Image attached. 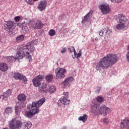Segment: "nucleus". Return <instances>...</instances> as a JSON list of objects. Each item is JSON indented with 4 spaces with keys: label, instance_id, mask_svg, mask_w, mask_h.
Returning <instances> with one entry per match:
<instances>
[{
    "label": "nucleus",
    "instance_id": "f257e3e1",
    "mask_svg": "<svg viewBox=\"0 0 129 129\" xmlns=\"http://www.w3.org/2000/svg\"><path fill=\"white\" fill-rule=\"evenodd\" d=\"M118 60V56L116 54L109 53L106 56L101 58L96 65L97 71H102L104 69H107L108 67L112 66L113 64L116 63Z\"/></svg>",
    "mask_w": 129,
    "mask_h": 129
},
{
    "label": "nucleus",
    "instance_id": "f03ea898",
    "mask_svg": "<svg viewBox=\"0 0 129 129\" xmlns=\"http://www.w3.org/2000/svg\"><path fill=\"white\" fill-rule=\"evenodd\" d=\"M33 42H30L26 45H20L17 47V52L16 58L17 59H23V57H26L28 59L32 60L31 52L33 53L35 50L33 46Z\"/></svg>",
    "mask_w": 129,
    "mask_h": 129
},
{
    "label": "nucleus",
    "instance_id": "7ed1b4c3",
    "mask_svg": "<svg viewBox=\"0 0 129 129\" xmlns=\"http://www.w3.org/2000/svg\"><path fill=\"white\" fill-rule=\"evenodd\" d=\"M94 105L92 106V112L95 115L96 114H101L103 116H106L108 113L110 112V109L104 105H102L99 108L100 105L97 104L95 100L93 101Z\"/></svg>",
    "mask_w": 129,
    "mask_h": 129
},
{
    "label": "nucleus",
    "instance_id": "20e7f679",
    "mask_svg": "<svg viewBox=\"0 0 129 129\" xmlns=\"http://www.w3.org/2000/svg\"><path fill=\"white\" fill-rule=\"evenodd\" d=\"M32 123L30 121H27L22 123V121L18 120L16 118H13L9 122V127L10 129H25L27 127L28 129L31 128Z\"/></svg>",
    "mask_w": 129,
    "mask_h": 129
},
{
    "label": "nucleus",
    "instance_id": "39448f33",
    "mask_svg": "<svg viewBox=\"0 0 129 129\" xmlns=\"http://www.w3.org/2000/svg\"><path fill=\"white\" fill-rule=\"evenodd\" d=\"M45 101H46L45 98H42L38 101L33 102L32 104L28 105L27 108L29 110H30L31 112L33 113V114H37V113L40 112L39 107L41 106Z\"/></svg>",
    "mask_w": 129,
    "mask_h": 129
},
{
    "label": "nucleus",
    "instance_id": "423d86ee",
    "mask_svg": "<svg viewBox=\"0 0 129 129\" xmlns=\"http://www.w3.org/2000/svg\"><path fill=\"white\" fill-rule=\"evenodd\" d=\"M49 88H47V84L43 83L41 86L38 89L39 92H42L43 93H47L48 90L49 93H53L56 90V88L54 86H49Z\"/></svg>",
    "mask_w": 129,
    "mask_h": 129
},
{
    "label": "nucleus",
    "instance_id": "0eeeda50",
    "mask_svg": "<svg viewBox=\"0 0 129 129\" xmlns=\"http://www.w3.org/2000/svg\"><path fill=\"white\" fill-rule=\"evenodd\" d=\"M55 75L56 79H61L65 77V72H66V70L63 68H58L55 70Z\"/></svg>",
    "mask_w": 129,
    "mask_h": 129
},
{
    "label": "nucleus",
    "instance_id": "6e6552de",
    "mask_svg": "<svg viewBox=\"0 0 129 129\" xmlns=\"http://www.w3.org/2000/svg\"><path fill=\"white\" fill-rule=\"evenodd\" d=\"M99 9L103 15H107L110 13V8L108 4H102L99 6Z\"/></svg>",
    "mask_w": 129,
    "mask_h": 129
},
{
    "label": "nucleus",
    "instance_id": "1a4fd4ad",
    "mask_svg": "<svg viewBox=\"0 0 129 129\" xmlns=\"http://www.w3.org/2000/svg\"><path fill=\"white\" fill-rule=\"evenodd\" d=\"M45 78L43 75H39L32 80V83L35 87H39L41 85V81Z\"/></svg>",
    "mask_w": 129,
    "mask_h": 129
},
{
    "label": "nucleus",
    "instance_id": "9d476101",
    "mask_svg": "<svg viewBox=\"0 0 129 129\" xmlns=\"http://www.w3.org/2000/svg\"><path fill=\"white\" fill-rule=\"evenodd\" d=\"M116 20L117 23L120 24H126V22H127V19L125 15L120 14L116 16Z\"/></svg>",
    "mask_w": 129,
    "mask_h": 129
},
{
    "label": "nucleus",
    "instance_id": "9b49d317",
    "mask_svg": "<svg viewBox=\"0 0 129 129\" xmlns=\"http://www.w3.org/2000/svg\"><path fill=\"white\" fill-rule=\"evenodd\" d=\"M74 81V78L72 77H69L65 79L64 81L62 82L61 85L65 88V87H69L72 81Z\"/></svg>",
    "mask_w": 129,
    "mask_h": 129
},
{
    "label": "nucleus",
    "instance_id": "f8f14e48",
    "mask_svg": "<svg viewBox=\"0 0 129 129\" xmlns=\"http://www.w3.org/2000/svg\"><path fill=\"white\" fill-rule=\"evenodd\" d=\"M43 23L40 20L32 22L31 24L29 26L30 28H31L32 29H41Z\"/></svg>",
    "mask_w": 129,
    "mask_h": 129
},
{
    "label": "nucleus",
    "instance_id": "ddd939ff",
    "mask_svg": "<svg viewBox=\"0 0 129 129\" xmlns=\"http://www.w3.org/2000/svg\"><path fill=\"white\" fill-rule=\"evenodd\" d=\"M111 33V30H110L108 28L106 27L103 29H101L99 32V34L101 37H109L110 36V33Z\"/></svg>",
    "mask_w": 129,
    "mask_h": 129
},
{
    "label": "nucleus",
    "instance_id": "4468645a",
    "mask_svg": "<svg viewBox=\"0 0 129 129\" xmlns=\"http://www.w3.org/2000/svg\"><path fill=\"white\" fill-rule=\"evenodd\" d=\"M46 7L47 1H40L39 3L38 4L37 8L40 11V12H43V11H45Z\"/></svg>",
    "mask_w": 129,
    "mask_h": 129
},
{
    "label": "nucleus",
    "instance_id": "2eb2a0df",
    "mask_svg": "<svg viewBox=\"0 0 129 129\" xmlns=\"http://www.w3.org/2000/svg\"><path fill=\"white\" fill-rule=\"evenodd\" d=\"M92 11H90L86 16L83 18L82 23L83 24H87V22H89V19L92 17Z\"/></svg>",
    "mask_w": 129,
    "mask_h": 129
},
{
    "label": "nucleus",
    "instance_id": "dca6fc26",
    "mask_svg": "<svg viewBox=\"0 0 129 129\" xmlns=\"http://www.w3.org/2000/svg\"><path fill=\"white\" fill-rule=\"evenodd\" d=\"M61 103L64 104V105H68L70 103V100H68L67 98H60L58 100L57 104L59 106H61Z\"/></svg>",
    "mask_w": 129,
    "mask_h": 129
},
{
    "label": "nucleus",
    "instance_id": "f3484780",
    "mask_svg": "<svg viewBox=\"0 0 129 129\" xmlns=\"http://www.w3.org/2000/svg\"><path fill=\"white\" fill-rule=\"evenodd\" d=\"M121 127L123 129H129V119H124L121 121Z\"/></svg>",
    "mask_w": 129,
    "mask_h": 129
},
{
    "label": "nucleus",
    "instance_id": "a211bd4d",
    "mask_svg": "<svg viewBox=\"0 0 129 129\" xmlns=\"http://www.w3.org/2000/svg\"><path fill=\"white\" fill-rule=\"evenodd\" d=\"M13 26H14V23L10 21L6 22V23L4 24L5 30H11L13 28Z\"/></svg>",
    "mask_w": 129,
    "mask_h": 129
},
{
    "label": "nucleus",
    "instance_id": "6ab92c4d",
    "mask_svg": "<svg viewBox=\"0 0 129 129\" xmlns=\"http://www.w3.org/2000/svg\"><path fill=\"white\" fill-rule=\"evenodd\" d=\"M25 107V104L21 103L19 105H17L15 106V110L16 114H18L19 112H21V110H22V108H24Z\"/></svg>",
    "mask_w": 129,
    "mask_h": 129
},
{
    "label": "nucleus",
    "instance_id": "aec40b11",
    "mask_svg": "<svg viewBox=\"0 0 129 129\" xmlns=\"http://www.w3.org/2000/svg\"><path fill=\"white\" fill-rule=\"evenodd\" d=\"M17 98L19 101H20L21 103H24V102H25V101H26V100L27 99V96H26L25 94H19L17 96Z\"/></svg>",
    "mask_w": 129,
    "mask_h": 129
},
{
    "label": "nucleus",
    "instance_id": "412c9836",
    "mask_svg": "<svg viewBox=\"0 0 129 129\" xmlns=\"http://www.w3.org/2000/svg\"><path fill=\"white\" fill-rule=\"evenodd\" d=\"M8 69L9 68L8 67V64H7V63L5 62L0 63V70L1 71L6 72V71H7Z\"/></svg>",
    "mask_w": 129,
    "mask_h": 129
},
{
    "label": "nucleus",
    "instance_id": "4be33fe9",
    "mask_svg": "<svg viewBox=\"0 0 129 129\" xmlns=\"http://www.w3.org/2000/svg\"><path fill=\"white\" fill-rule=\"evenodd\" d=\"M116 28L117 30H119V31H120V30H124L126 28L125 23H119L116 25Z\"/></svg>",
    "mask_w": 129,
    "mask_h": 129
},
{
    "label": "nucleus",
    "instance_id": "5701e85b",
    "mask_svg": "<svg viewBox=\"0 0 129 129\" xmlns=\"http://www.w3.org/2000/svg\"><path fill=\"white\" fill-rule=\"evenodd\" d=\"M22 75V74H21L19 73H13L12 74V76L16 80H20Z\"/></svg>",
    "mask_w": 129,
    "mask_h": 129
},
{
    "label": "nucleus",
    "instance_id": "b1692460",
    "mask_svg": "<svg viewBox=\"0 0 129 129\" xmlns=\"http://www.w3.org/2000/svg\"><path fill=\"white\" fill-rule=\"evenodd\" d=\"M6 59L8 62H10V63H12V62H15L16 61V58H15V56H13L12 55L7 56Z\"/></svg>",
    "mask_w": 129,
    "mask_h": 129
},
{
    "label": "nucleus",
    "instance_id": "393cba45",
    "mask_svg": "<svg viewBox=\"0 0 129 129\" xmlns=\"http://www.w3.org/2000/svg\"><path fill=\"white\" fill-rule=\"evenodd\" d=\"M88 116L86 114H84L83 116H81L78 118V119L83 122H85L87 120V118Z\"/></svg>",
    "mask_w": 129,
    "mask_h": 129
},
{
    "label": "nucleus",
    "instance_id": "a878e982",
    "mask_svg": "<svg viewBox=\"0 0 129 129\" xmlns=\"http://www.w3.org/2000/svg\"><path fill=\"white\" fill-rule=\"evenodd\" d=\"M25 115L29 118H31V117H33L35 115L30 111V110H29L25 112Z\"/></svg>",
    "mask_w": 129,
    "mask_h": 129
},
{
    "label": "nucleus",
    "instance_id": "bb28decb",
    "mask_svg": "<svg viewBox=\"0 0 129 129\" xmlns=\"http://www.w3.org/2000/svg\"><path fill=\"white\" fill-rule=\"evenodd\" d=\"M46 82H51L53 80V75L52 74L48 75L45 77Z\"/></svg>",
    "mask_w": 129,
    "mask_h": 129
},
{
    "label": "nucleus",
    "instance_id": "cd10ccee",
    "mask_svg": "<svg viewBox=\"0 0 129 129\" xmlns=\"http://www.w3.org/2000/svg\"><path fill=\"white\" fill-rule=\"evenodd\" d=\"M19 80L21 81H22L24 84H27V82H28V79H27L26 76H24L23 74L21 75V77H20Z\"/></svg>",
    "mask_w": 129,
    "mask_h": 129
},
{
    "label": "nucleus",
    "instance_id": "c85d7f7f",
    "mask_svg": "<svg viewBox=\"0 0 129 129\" xmlns=\"http://www.w3.org/2000/svg\"><path fill=\"white\" fill-rule=\"evenodd\" d=\"M25 39V36H24V35H20L19 36L17 37V38H16V42H17L18 43H20V42H22V41H24Z\"/></svg>",
    "mask_w": 129,
    "mask_h": 129
},
{
    "label": "nucleus",
    "instance_id": "c756f323",
    "mask_svg": "<svg viewBox=\"0 0 129 129\" xmlns=\"http://www.w3.org/2000/svg\"><path fill=\"white\" fill-rule=\"evenodd\" d=\"M12 112H13V109L12 107H7L5 109V113H6V114H9L12 113Z\"/></svg>",
    "mask_w": 129,
    "mask_h": 129
},
{
    "label": "nucleus",
    "instance_id": "7c9ffc66",
    "mask_svg": "<svg viewBox=\"0 0 129 129\" xmlns=\"http://www.w3.org/2000/svg\"><path fill=\"white\" fill-rule=\"evenodd\" d=\"M72 50L74 51V55L76 56V50H75L74 46H71V47H68V51L69 52V53H72Z\"/></svg>",
    "mask_w": 129,
    "mask_h": 129
},
{
    "label": "nucleus",
    "instance_id": "2f4dec72",
    "mask_svg": "<svg viewBox=\"0 0 129 129\" xmlns=\"http://www.w3.org/2000/svg\"><path fill=\"white\" fill-rule=\"evenodd\" d=\"M48 34L49 36H55V34H56V31L54 29H50L48 32Z\"/></svg>",
    "mask_w": 129,
    "mask_h": 129
},
{
    "label": "nucleus",
    "instance_id": "473e14b6",
    "mask_svg": "<svg viewBox=\"0 0 129 129\" xmlns=\"http://www.w3.org/2000/svg\"><path fill=\"white\" fill-rule=\"evenodd\" d=\"M96 100L98 102H102V101L104 100V99L102 97L98 96L96 98Z\"/></svg>",
    "mask_w": 129,
    "mask_h": 129
},
{
    "label": "nucleus",
    "instance_id": "72a5a7b5",
    "mask_svg": "<svg viewBox=\"0 0 129 129\" xmlns=\"http://www.w3.org/2000/svg\"><path fill=\"white\" fill-rule=\"evenodd\" d=\"M26 2L28 5H30V6L34 5V1L33 0H26Z\"/></svg>",
    "mask_w": 129,
    "mask_h": 129
},
{
    "label": "nucleus",
    "instance_id": "f704fd0d",
    "mask_svg": "<svg viewBox=\"0 0 129 129\" xmlns=\"http://www.w3.org/2000/svg\"><path fill=\"white\" fill-rule=\"evenodd\" d=\"M7 97H9V96H11L12 95V92H11V90H8L6 93Z\"/></svg>",
    "mask_w": 129,
    "mask_h": 129
},
{
    "label": "nucleus",
    "instance_id": "c9c22d12",
    "mask_svg": "<svg viewBox=\"0 0 129 129\" xmlns=\"http://www.w3.org/2000/svg\"><path fill=\"white\" fill-rule=\"evenodd\" d=\"M74 56H73V59H75V58H79L80 57H81V53H76V55Z\"/></svg>",
    "mask_w": 129,
    "mask_h": 129
},
{
    "label": "nucleus",
    "instance_id": "e433bc0d",
    "mask_svg": "<svg viewBox=\"0 0 129 129\" xmlns=\"http://www.w3.org/2000/svg\"><path fill=\"white\" fill-rule=\"evenodd\" d=\"M21 20V17L20 16H16L14 18V20L15 22H18Z\"/></svg>",
    "mask_w": 129,
    "mask_h": 129
},
{
    "label": "nucleus",
    "instance_id": "4c0bfd02",
    "mask_svg": "<svg viewBox=\"0 0 129 129\" xmlns=\"http://www.w3.org/2000/svg\"><path fill=\"white\" fill-rule=\"evenodd\" d=\"M109 121L108 118H105L103 119V122L104 123H108Z\"/></svg>",
    "mask_w": 129,
    "mask_h": 129
},
{
    "label": "nucleus",
    "instance_id": "58836bf2",
    "mask_svg": "<svg viewBox=\"0 0 129 129\" xmlns=\"http://www.w3.org/2000/svg\"><path fill=\"white\" fill-rule=\"evenodd\" d=\"M101 90V87H98L97 89L95 90L96 93H99V92Z\"/></svg>",
    "mask_w": 129,
    "mask_h": 129
},
{
    "label": "nucleus",
    "instance_id": "ea45409f",
    "mask_svg": "<svg viewBox=\"0 0 129 129\" xmlns=\"http://www.w3.org/2000/svg\"><path fill=\"white\" fill-rule=\"evenodd\" d=\"M122 0H111L112 3H117L118 4L119 3H121Z\"/></svg>",
    "mask_w": 129,
    "mask_h": 129
},
{
    "label": "nucleus",
    "instance_id": "a19ab883",
    "mask_svg": "<svg viewBox=\"0 0 129 129\" xmlns=\"http://www.w3.org/2000/svg\"><path fill=\"white\" fill-rule=\"evenodd\" d=\"M63 95H64V98H67V97H68L69 94L68 93V92H64L63 93Z\"/></svg>",
    "mask_w": 129,
    "mask_h": 129
},
{
    "label": "nucleus",
    "instance_id": "79ce46f5",
    "mask_svg": "<svg viewBox=\"0 0 129 129\" xmlns=\"http://www.w3.org/2000/svg\"><path fill=\"white\" fill-rule=\"evenodd\" d=\"M66 52V48L65 47L62 48L60 50V52L62 53H65Z\"/></svg>",
    "mask_w": 129,
    "mask_h": 129
},
{
    "label": "nucleus",
    "instance_id": "37998d69",
    "mask_svg": "<svg viewBox=\"0 0 129 129\" xmlns=\"http://www.w3.org/2000/svg\"><path fill=\"white\" fill-rule=\"evenodd\" d=\"M126 60L129 62V51L126 54Z\"/></svg>",
    "mask_w": 129,
    "mask_h": 129
},
{
    "label": "nucleus",
    "instance_id": "c03bdc74",
    "mask_svg": "<svg viewBox=\"0 0 129 129\" xmlns=\"http://www.w3.org/2000/svg\"><path fill=\"white\" fill-rule=\"evenodd\" d=\"M17 25L19 26V27H20V28H22V27H23V25L21 24V23L18 24Z\"/></svg>",
    "mask_w": 129,
    "mask_h": 129
},
{
    "label": "nucleus",
    "instance_id": "a18cd8bd",
    "mask_svg": "<svg viewBox=\"0 0 129 129\" xmlns=\"http://www.w3.org/2000/svg\"><path fill=\"white\" fill-rule=\"evenodd\" d=\"M82 52H81V50H80L79 51V54H81Z\"/></svg>",
    "mask_w": 129,
    "mask_h": 129
},
{
    "label": "nucleus",
    "instance_id": "49530a36",
    "mask_svg": "<svg viewBox=\"0 0 129 129\" xmlns=\"http://www.w3.org/2000/svg\"><path fill=\"white\" fill-rule=\"evenodd\" d=\"M39 0H33V2H38Z\"/></svg>",
    "mask_w": 129,
    "mask_h": 129
},
{
    "label": "nucleus",
    "instance_id": "de8ad7c7",
    "mask_svg": "<svg viewBox=\"0 0 129 129\" xmlns=\"http://www.w3.org/2000/svg\"><path fill=\"white\" fill-rule=\"evenodd\" d=\"M95 40H97V38H95Z\"/></svg>",
    "mask_w": 129,
    "mask_h": 129
},
{
    "label": "nucleus",
    "instance_id": "09e8293b",
    "mask_svg": "<svg viewBox=\"0 0 129 129\" xmlns=\"http://www.w3.org/2000/svg\"><path fill=\"white\" fill-rule=\"evenodd\" d=\"M78 95H80V94H78L77 96H78Z\"/></svg>",
    "mask_w": 129,
    "mask_h": 129
},
{
    "label": "nucleus",
    "instance_id": "8fccbe9b",
    "mask_svg": "<svg viewBox=\"0 0 129 129\" xmlns=\"http://www.w3.org/2000/svg\"><path fill=\"white\" fill-rule=\"evenodd\" d=\"M63 16H65V15H63Z\"/></svg>",
    "mask_w": 129,
    "mask_h": 129
}]
</instances>
